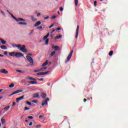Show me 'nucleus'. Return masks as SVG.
Returning a JSON list of instances; mask_svg holds the SVG:
<instances>
[{"label": "nucleus", "mask_w": 128, "mask_h": 128, "mask_svg": "<svg viewBox=\"0 0 128 128\" xmlns=\"http://www.w3.org/2000/svg\"><path fill=\"white\" fill-rule=\"evenodd\" d=\"M73 53H74V50H72V51H70L68 56V57L66 58V62H68L70 60V58H72V56Z\"/></svg>", "instance_id": "obj_1"}, {"label": "nucleus", "mask_w": 128, "mask_h": 128, "mask_svg": "<svg viewBox=\"0 0 128 128\" xmlns=\"http://www.w3.org/2000/svg\"><path fill=\"white\" fill-rule=\"evenodd\" d=\"M26 58L27 60L30 62V64H34V60H32V58L29 56H26Z\"/></svg>", "instance_id": "obj_2"}, {"label": "nucleus", "mask_w": 128, "mask_h": 128, "mask_svg": "<svg viewBox=\"0 0 128 128\" xmlns=\"http://www.w3.org/2000/svg\"><path fill=\"white\" fill-rule=\"evenodd\" d=\"M26 46L25 45H23L22 47L20 48L19 50L22 52L26 53L28 52V50H26Z\"/></svg>", "instance_id": "obj_3"}, {"label": "nucleus", "mask_w": 128, "mask_h": 128, "mask_svg": "<svg viewBox=\"0 0 128 128\" xmlns=\"http://www.w3.org/2000/svg\"><path fill=\"white\" fill-rule=\"evenodd\" d=\"M22 56H24V54L22 52H17L15 54V57H16V58H19Z\"/></svg>", "instance_id": "obj_4"}, {"label": "nucleus", "mask_w": 128, "mask_h": 128, "mask_svg": "<svg viewBox=\"0 0 128 128\" xmlns=\"http://www.w3.org/2000/svg\"><path fill=\"white\" fill-rule=\"evenodd\" d=\"M49 100H50L49 98H47L46 100H43L42 103V106H44L45 105H47L48 104V101H49Z\"/></svg>", "instance_id": "obj_5"}, {"label": "nucleus", "mask_w": 128, "mask_h": 128, "mask_svg": "<svg viewBox=\"0 0 128 128\" xmlns=\"http://www.w3.org/2000/svg\"><path fill=\"white\" fill-rule=\"evenodd\" d=\"M0 72L5 74H8V72L7 70H6V69H2V70H0Z\"/></svg>", "instance_id": "obj_6"}, {"label": "nucleus", "mask_w": 128, "mask_h": 128, "mask_svg": "<svg viewBox=\"0 0 128 128\" xmlns=\"http://www.w3.org/2000/svg\"><path fill=\"white\" fill-rule=\"evenodd\" d=\"M24 96H22L20 98H18L16 99V102L17 103H18L20 100H22L24 99Z\"/></svg>", "instance_id": "obj_7"}, {"label": "nucleus", "mask_w": 128, "mask_h": 128, "mask_svg": "<svg viewBox=\"0 0 128 128\" xmlns=\"http://www.w3.org/2000/svg\"><path fill=\"white\" fill-rule=\"evenodd\" d=\"M23 92L22 90H18L17 91H15V92H12V94L15 95V94H18L20 92Z\"/></svg>", "instance_id": "obj_8"}, {"label": "nucleus", "mask_w": 128, "mask_h": 128, "mask_svg": "<svg viewBox=\"0 0 128 128\" xmlns=\"http://www.w3.org/2000/svg\"><path fill=\"white\" fill-rule=\"evenodd\" d=\"M32 36V32H30L28 34H24V38H28L29 36Z\"/></svg>", "instance_id": "obj_9"}, {"label": "nucleus", "mask_w": 128, "mask_h": 128, "mask_svg": "<svg viewBox=\"0 0 128 128\" xmlns=\"http://www.w3.org/2000/svg\"><path fill=\"white\" fill-rule=\"evenodd\" d=\"M12 46H13L14 47L16 46V48H18V49H20L21 48L22 46V44H14Z\"/></svg>", "instance_id": "obj_10"}, {"label": "nucleus", "mask_w": 128, "mask_h": 128, "mask_svg": "<svg viewBox=\"0 0 128 128\" xmlns=\"http://www.w3.org/2000/svg\"><path fill=\"white\" fill-rule=\"evenodd\" d=\"M33 98H38L40 96V94L38 92L33 94Z\"/></svg>", "instance_id": "obj_11"}, {"label": "nucleus", "mask_w": 128, "mask_h": 128, "mask_svg": "<svg viewBox=\"0 0 128 128\" xmlns=\"http://www.w3.org/2000/svg\"><path fill=\"white\" fill-rule=\"evenodd\" d=\"M16 52H9L8 54L10 56H16Z\"/></svg>", "instance_id": "obj_12"}, {"label": "nucleus", "mask_w": 128, "mask_h": 128, "mask_svg": "<svg viewBox=\"0 0 128 128\" xmlns=\"http://www.w3.org/2000/svg\"><path fill=\"white\" fill-rule=\"evenodd\" d=\"M26 79H28V80H34V81H36V78H31V77H30V76L26 77Z\"/></svg>", "instance_id": "obj_13"}, {"label": "nucleus", "mask_w": 128, "mask_h": 128, "mask_svg": "<svg viewBox=\"0 0 128 128\" xmlns=\"http://www.w3.org/2000/svg\"><path fill=\"white\" fill-rule=\"evenodd\" d=\"M29 83L32 84H36L38 82L36 80H34V81L30 80L29 82Z\"/></svg>", "instance_id": "obj_14"}, {"label": "nucleus", "mask_w": 128, "mask_h": 128, "mask_svg": "<svg viewBox=\"0 0 128 128\" xmlns=\"http://www.w3.org/2000/svg\"><path fill=\"white\" fill-rule=\"evenodd\" d=\"M16 20L18 22H26V20L22 18H18V19H17Z\"/></svg>", "instance_id": "obj_15"}, {"label": "nucleus", "mask_w": 128, "mask_h": 128, "mask_svg": "<svg viewBox=\"0 0 128 128\" xmlns=\"http://www.w3.org/2000/svg\"><path fill=\"white\" fill-rule=\"evenodd\" d=\"M52 48L54 49V51H57L60 50V48L58 46H55L54 47L52 46Z\"/></svg>", "instance_id": "obj_16"}, {"label": "nucleus", "mask_w": 128, "mask_h": 128, "mask_svg": "<svg viewBox=\"0 0 128 128\" xmlns=\"http://www.w3.org/2000/svg\"><path fill=\"white\" fill-rule=\"evenodd\" d=\"M9 14H10V16H11L12 18L15 20H18V18H16L14 16V14H12L9 12Z\"/></svg>", "instance_id": "obj_17"}, {"label": "nucleus", "mask_w": 128, "mask_h": 128, "mask_svg": "<svg viewBox=\"0 0 128 128\" xmlns=\"http://www.w3.org/2000/svg\"><path fill=\"white\" fill-rule=\"evenodd\" d=\"M40 96H41L42 98H44L46 97V94L45 93L42 92Z\"/></svg>", "instance_id": "obj_18"}, {"label": "nucleus", "mask_w": 128, "mask_h": 128, "mask_svg": "<svg viewBox=\"0 0 128 128\" xmlns=\"http://www.w3.org/2000/svg\"><path fill=\"white\" fill-rule=\"evenodd\" d=\"M48 64V61L46 60V62L42 64V66H46Z\"/></svg>", "instance_id": "obj_19"}, {"label": "nucleus", "mask_w": 128, "mask_h": 128, "mask_svg": "<svg viewBox=\"0 0 128 128\" xmlns=\"http://www.w3.org/2000/svg\"><path fill=\"white\" fill-rule=\"evenodd\" d=\"M16 72L20 74H24L25 72L22 70H16Z\"/></svg>", "instance_id": "obj_20"}, {"label": "nucleus", "mask_w": 128, "mask_h": 128, "mask_svg": "<svg viewBox=\"0 0 128 128\" xmlns=\"http://www.w3.org/2000/svg\"><path fill=\"white\" fill-rule=\"evenodd\" d=\"M62 38V35H59L55 36V40H59L60 38Z\"/></svg>", "instance_id": "obj_21"}, {"label": "nucleus", "mask_w": 128, "mask_h": 128, "mask_svg": "<svg viewBox=\"0 0 128 128\" xmlns=\"http://www.w3.org/2000/svg\"><path fill=\"white\" fill-rule=\"evenodd\" d=\"M49 36H50V33H48V34H46V36L43 37V40H46L48 38Z\"/></svg>", "instance_id": "obj_22"}, {"label": "nucleus", "mask_w": 128, "mask_h": 128, "mask_svg": "<svg viewBox=\"0 0 128 128\" xmlns=\"http://www.w3.org/2000/svg\"><path fill=\"white\" fill-rule=\"evenodd\" d=\"M40 24H42V22L38 21L35 24L34 26H40Z\"/></svg>", "instance_id": "obj_23"}, {"label": "nucleus", "mask_w": 128, "mask_h": 128, "mask_svg": "<svg viewBox=\"0 0 128 128\" xmlns=\"http://www.w3.org/2000/svg\"><path fill=\"white\" fill-rule=\"evenodd\" d=\"M0 40L1 41V42L2 44H6V41H5L4 40L0 38Z\"/></svg>", "instance_id": "obj_24"}, {"label": "nucleus", "mask_w": 128, "mask_h": 128, "mask_svg": "<svg viewBox=\"0 0 128 128\" xmlns=\"http://www.w3.org/2000/svg\"><path fill=\"white\" fill-rule=\"evenodd\" d=\"M10 108V106H6V107L4 108V110H6H6H8Z\"/></svg>", "instance_id": "obj_25"}, {"label": "nucleus", "mask_w": 128, "mask_h": 128, "mask_svg": "<svg viewBox=\"0 0 128 128\" xmlns=\"http://www.w3.org/2000/svg\"><path fill=\"white\" fill-rule=\"evenodd\" d=\"M19 24H22L23 26H26L28 24L26 22H20L18 23Z\"/></svg>", "instance_id": "obj_26"}, {"label": "nucleus", "mask_w": 128, "mask_h": 128, "mask_svg": "<svg viewBox=\"0 0 128 128\" xmlns=\"http://www.w3.org/2000/svg\"><path fill=\"white\" fill-rule=\"evenodd\" d=\"M1 122H2V124H6V120H4V118H2Z\"/></svg>", "instance_id": "obj_27"}, {"label": "nucleus", "mask_w": 128, "mask_h": 128, "mask_svg": "<svg viewBox=\"0 0 128 128\" xmlns=\"http://www.w3.org/2000/svg\"><path fill=\"white\" fill-rule=\"evenodd\" d=\"M113 54H114V51L112 50L110 51V52H109V54H108L110 56H112Z\"/></svg>", "instance_id": "obj_28"}, {"label": "nucleus", "mask_w": 128, "mask_h": 128, "mask_svg": "<svg viewBox=\"0 0 128 128\" xmlns=\"http://www.w3.org/2000/svg\"><path fill=\"white\" fill-rule=\"evenodd\" d=\"M0 48L2 50H6L8 48L7 47L5 46H0Z\"/></svg>", "instance_id": "obj_29"}, {"label": "nucleus", "mask_w": 128, "mask_h": 128, "mask_svg": "<svg viewBox=\"0 0 128 128\" xmlns=\"http://www.w3.org/2000/svg\"><path fill=\"white\" fill-rule=\"evenodd\" d=\"M74 2L76 6H78V0H74Z\"/></svg>", "instance_id": "obj_30"}, {"label": "nucleus", "mask_w": 128, "mask_h": 128, "mask_svg": "<svg viewBox=\"0 0 128 128\" xmlns=\"http://www.w3.org/2000/svg\"><path fill=\"white\" fill-rule=\"evenodd\" d=\"M55 54H56V52H51L50 56L52 57Z\"/></svg>", "instance_id": "obj_31"}, {"label": "nucleus", "mask_w": 128, "mask_h": 128, "mask_svg": "<svg viewBox=\"0 0 128 128\" xmlns=\"http://www.w3.org/2000/svg\"><path fill=\"white\" fill-rule=\"evenodd\" d=\"M36 75L38 76H44V72H38L36 74Z\"/></svg>", "instance_id": "obj_32"}, {"label": "nucleus", "mask_w": 128, "mask_h": 128, "mask_svg": "<svg viewBox=\"0 0 128 128\" xmlns=\"http://www.w3.org/2000/svg\"><path fill=\"white\" fill-rule=\"evenodd\" d=\"M14 84H11L8 86V87L10 88H12L14 87Z\"/></svg>", "instance_id": "obj_33"}, {"label": "nucleus", "mask_w": 128, "mask_h": 128, "mask_svg": "<svg viewBox=\"0 0 128 128\" xmlns=\"http://www.w3.org/2000/svg\"><path fill=\"white\" fill-rule=\"evenodd\" d=\"M26 103L28 106H32V103L29 101H26Z\"/></svg>", "instance_id": "obj_34"}, {"label": "nucleus", "mask_w": 128, "mask_h": 128, "mask_svg": "<svg viewBox=\"0 0 128 128\" xmlns=\"http://www.w3.org/2000/svg\"><path fill=\"white\" fill-rule=\"evenodd\" d=\"M79 30H80V26H77V28H76V32H78Z\"/></svg>", "instance_id": "obj_35"}, {"label": "nucleus", "mask_w": 128, "mask_h": 128, "mask_svg": "<svg viewBox=\"0 0 128 128\" xmlns=\"http://www.w3.org/2000/svg\"><path fill=\"white\" fill-rule=\"evenodd\" d=\"M49 43V39L46 40V45H48Z\"/></svg>", "instance_id": "obj_36"}, {"label": "nucleus", "mask_w": 128, "mask_h": 128, "mask_svg": "<svg viewBox=\"0 0 128 128\" xmlns=\"http://www.w3.org/2000/svg\"><path fill=\"white\" fill-rule=\"evenodd\" d=\"M49 73H50V71H48V72H43V74L44 75H46V74H48Z\"/></svg>", "instance_id": "obj_37"}, {"label": "nucleus", "mask_w": 128, "mask_h": 128, "mask_svg": "<svg viewBox=\"0 0 128 128\" xmlns=\"http://www.w3.org/2000/svg\"><path fill=\"white\" fill-rule=\"evenodd\" d=\"M38 102V101L36 100H32V102L35 103V104H37Z\"/></svg>", "instance_id": "obj_38"}, {"label": "nucleus", "mask_w": 128, "mask_h": 128, "mask_svg": "<svg viewBox=\"0 0 128 128\" xmlns=\"http://www.w3.org/2000/svg\"><path fill=\"white\" fill-rule=\"evenodd\" d=\"M78 32H76L75 38H78Z\"/></svg>", "instance_id": "obj_39"}, {"label": "nucleus", "mask_w": 128, "mask_h": 128, "mask_svg": "<svg viewBox=\"0 0 128 128\" xmlns=\"http://www.w3.org/2000/svg\"><path fill=\"white\" fill-rule=\"evenodd\" d=\"M48 18H50V16H47L46 17H45L44 18V20H48Z\"/></svg>", "instance_id": "obj_40"}, {"label": "nucleus", "mask_w": 128, "mask_h": 128, "mask_svg": "<svg viewBox=\"0 0 128 128\" xmlns=\"http://www.w3.org/2000/svg\"><path fill=\"white\" fill-rule=\"evenodd\" d=\"M98 4V2L96 1L94 2V6H96Z\"/></svg>", "instance_id": "obj_41"}, {"label": "nucleus", "mask_w": 128, "mask_h": 128, "mask_svg": "<svg viewBox=\"0 0 128 128\" xmlns=\"http://www.w3.org/2000/svg\"><path fill=\"white\" fill-rule=\"evenodd\" d=\"M37 28H38V30H42V26H38Z\"/></svg>", "instance_id": "obj_42"}, {"label": "nucleus", "mask_w": 128, "mask_h": 128, "mask_svg": "<svg viewBox=\"0 0 128 128\" xmlns=\"http://www.w3.org/2000/svg\"><path fill=\"white\" fill-rule=\"evenodd\" d=\"M54 24H51L50 26H49V28H52V26H54Z\"/></svg>", "instance_id": "obj_43"}, {"label": "nucleus", "mask_w": 128, "mask_h": 128, "mask_svg": "<svg viewBox=\"0 0 128 128\" xmlns=\"http://www.w3.org/2000/svg\"><path fill=\"white\" fill-rule=\"evenodd\" d=\"M41 126L40 124H38V126H36V128H40Z\"/></svg>", "instance_id": "obj_44"}, {"label": "nucleus", "mask_w": 128, "mask_h": 128, "mask_svg": "<svg viewBox=\"0 0 128 128\" xmlns=\"http://www.w3.org/2000/svg\"><path fill=\"white\" fill-rule=\"evenodd\" d=\"M24 109H25V110H30V108H27V107H25V108H24Z\"/></svg>", "instance_id": "obj_45"}, {"label": "nucleus", "mask_w": 128, "mask_h": 128, "mask_svg": "<svg viewBox=\"0 0 128 128\" xmlns=\"http://www.w3.org/2000/svg\"><path fill=\"white\" fill-rule=\"evenodd\" d=\"M62 30V28H60V27L56 29V30Z\"/></svg>", "instance_id": "obj_46"}, {"label": "nucleus", "mask_w": 128, "mask_h": 128, "mask_svg": "<svg viewBox=\"0 0 128 128\" xmlns=\"http://www.w3.org/2000/svg\"><path fill=\"white\" fill-rule=\"evenodd\" d=\"M28 118L32 120L34 118V116H28Z\"/></svg>", "instance_id": "obj_47"}, {"label": "nucleus", "mask_w": 128, "mask_h": 128, "mask_svg": "<svg viewBox=\"0 0 128 128\" xmlns=\"http://www.w3.org/2000/svg\"><path fill=\"white\" fill-rule=\"evenodd\" d=\"M63 10H64V8L61 7L60 8V12H62Z\"/></svg>", "instance_id": "obj_48"}, {"label": "nucleus", "mask_w": 128, "mask_h": 128, "mask_svg": "<svg viewBox=\"0 0 128 128\" xmlns=\"http://www.w3.org/2000/svg\"><path fill=\"white\" fill-rule=\"evenodd\" d=\"M43 70H44V68H40V69L39 70H40V72H43Z\"/></svg>", "instance_id": "obj_49"}, {"label": "nucleus", "mask_w": 128, "mask_h": 128, "mask_svg": "<svg viewBox=\"0 0 128 128\" xmlns=\"http://www.w3.org/2000/svg\"><path fill=\"white\" fill-rule=\"evenodd\" d=\"M34 72H40V70H34Z\"/></svg>", "instance_id": "obj_50"}, {"label": "nucleus", "mask_w": 128, "mask_h": 128, "mask_svg": "<svg viewBox=\"0 0 128 128\" xmlns=\"http://www.w3.org/2000/svg\"><path fill=\"white\" fill-rule=\"evenodd\" d=\"M16 102H13V104H12V106H16Z\"/></svg>", "instance_id": "obj_51"}, {"label": "nucleus", "mask_w": 128, "mask_h": 128, "mask_svg": "<svg viewBox=\"0 0 128 128\" xmlns=\"http://www.w3.org/2000/svg\"><path fill=\"white\" fill-rule=\"evenodd\" d=\"M38 80H40V81H43L44 80V78H38Z\"/></svg>", "instance_id": "obj_52"}, {"label": "nucleus", "mask_w": 128, "mask_h": 128, "mask_svg": "<svg viewBox=\"0 0 128 128\" xmlns=\"http://www.w3.org/2000/svg\"><path fill=\"white\" fill-rule=\"evenodd\" d=\"M56 18V16H52V18H53L54 20V18Z\"/></svg>", "instance_id": "obj_53"}, {"label": "nucleus", "mask_w": 128, "mask_h": 128, "mask_svg": "<svg viewBox=\"0 0 128 128\" xmlns=\"http://www.w3.org/2000/svg\"><path fill=\"white\" fill-rule=\"evenodd\" d=\"M32 125V122H30L29 124V126H31Z\"/></svg>", "instance_id": "obj_54"}, {"label": "nucleus", "mask_w": 128, "mask_h": 128, "mask_svg": "<svg viewBox=\"0 0 128 128\" xmlns=\"http://www.w3.org/2000/svg\"><path fill=\"white\" fill-rule=\"evenodd\" d=\"M41 16L40 13H38V14H37V16Z\"/></svg>", "instance_id": "obj_55"}, {"label": "nucleus", "mask_w": 128, "mask_h": 128, "mask_svg": "<svg viewBox=\"0 0 128 128\" xmlns=\"http://www.w3.org/2000/svg\"><path fill=\"white\" fill-rule=\"evenodd\" d=\"M56 32V29H53L51 32Z\"/></svg>", "instance_id": "obj_56"}, {"label": "nucleus", "mask_w": 128, "mask_h": 128, "mask_svg": "<svg viewBox=\"0 0 128 128\" xmlns=\"http://www.w3.org/2000/svg\"><path fill=\"white\" fill-rule=\"evenodd\" d=\"M7 54H8V52H4V54L5 56H6V55H7Z\"/></svg>", "instance_id": "obj_57"}, {"label": "nucleus", "mask_w": 128, "mask_h": 128, "mask_svg": "<svg viewBox=\"0 0 128 128\" xmlns=\"http://www.w3.org/2000/svg\"><path fill=\"white\" fill-rule=\"evenodd\" d=\"M43 118V116H42V115H40V116H39V118Z\"/></svg>", "instance_id": "obj_58"}, {"label": "nucleus", "mask_w": 128, "mask_h": 128, "mask_svg": "<svg viewBox=\"0 0 128 128\" xmlns=\"http://www.w3.org/2000/svg\"><path fill=\"white\" fill-rule=\"evenodd\" d=\"M1 12H2V14H4V16L6 14H4V12L3 11H1Z\"/></svg>", "instance_id": "obj_59"}, {"label": "nucleus", "mask_w": 128, "mask_h": 128, "mask_svg": "<svg viewBox=\"0 0 128 128\" xmlns=\"http://www.w3.org/2000/svg\"><path fill=\"white\" fill-rule=\"evenodd\" d=\"M84 102H86L87 101V100L86 98H84Z\"/></svg>", "instance_id": "obj_60"}, {"label": "nucleus", "mask_w": 128, "mask_h": 128, "mask_svg": "<svg viewBox=\"0 0 128 128\" xmlns=\"http://www.w3.org/2000/svg\"><path fill=\"white\" fill-rule=\"evenodd\" d=\"M43 70H46L47 69V67L46 66V67H44V68H42Z\"/></svg>", "instance_id": "obj_61"}, {"label": "nucleus", "mask_w": 128, "mask_h": 128, "mask_svg": "<svg viewBox=\"0 0 128 128\" xmlns=\"http://www.w3.org/2000/svg\"><path fill=\"white\" fill-rule=\"evenodd\" d=\"M4 54H0V57H4Z\"/></svg>", "instance_id": "obj_62"}, {"label": "nucleus", "mask_w": 128, "mask_h": 128, "mask_svg": "<svg viewBox=\"0 0 128 128\" xmlns=\"http://www.w3.org/2000/svg\"><path fill=\"white\" fill-rule=\"evenodd\" d=\"M28 54L29 56H32V54Z\"/></svg>", "instance_id": "obj_63"}, {"label": "nucleus", "mask_w": 128, "mask_h": 128, "mask_svg": "<svg viewBox=\"0 0 128 128\" xmlns=\"http://www.w3.org/2000/svg\"><path fill=\"white\" fill-rule=\"evenodd\" d=\"M3 90H3V89H1V90H0V92H3Z\"/></svg>", "instance_id": "obj_64"}]
</instances>
